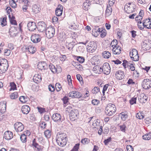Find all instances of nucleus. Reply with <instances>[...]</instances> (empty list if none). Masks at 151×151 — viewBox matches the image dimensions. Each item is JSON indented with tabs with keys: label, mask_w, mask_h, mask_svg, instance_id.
Wrapping results in <instances>:
<instances>
[{
	"label": "nucleus",
	"mask_w": 151,
	"mask_h": 151,
	"mask_svg": "<svg viewBox=\"0 0 151 151\" xmlns=\"http://www.w3.org/2000/svg\"><path fill=\"white\" fill-rule=\"evenodd\" d=\"M38 68L41 70H45L47 68V65L46 62H41L39 63Z\"/></svg>",
	"instance_id": "obj_25"
},
{
	"label": "nucleus",
	"mask_w": 151,
	"mask_h": 151,
	"mask_svg": "<svg viewBox=\"0 0 151 151\" xmlns=\"http://www.w3.org/2000/svg\"><path fill=\"white\" fill-rule=\"evenodd\" d=\"M119 127L121 131L124 132H125L127 126L124 124H123L122 125H120Z\"/></svg>",
	"instance_id": "obj_49"
},
{
	"label": "nucleus",
	"mask_w": 151,
	"mask_h": 151,
	"mask_svg": "<svg viewBox=\"0 0 151 151\" xmlns=\"http://www.w3.org/2000/svg\"><path fill=\"white\" fill-rule=\"evenodd\" d=\"M100 68L98 66H95L93 68V71L95 73H99Z\"/></svg>",
	"instance_id": "obj_48"
},
{
	"label": "nucleus",
	"mask_w": 151,
	"mask_h": 151,
	"mask_svg": "<svg viewBox=\"0 0 151 151\" xmlns=\"http://www.w3.org/2000/svg\"><path fill=\"white\" fill-rule=\"evenodd\" d=\"M10 86H11L10 91L11 90H14L16 89V85L14 82L11 83H10Z\"/></svg>",
	"instance_id": "obj_53"
},
{
	"label": "nucleus",
	"mask_w": 151,
	"mask_h": 151,
	"mask_svg": "<svg viewBox=\"0 0 151 151\" xmlns=\"http://www.w3.org/2000/svg\"><path fill=\"white\" fill-rule=\"evenodd\" d=\"M32 12L35 14H37L39 12L40 10V6L39 4H34L33 5L32 8Z\"/></svg>",
	"instance_id": "obj_26"
},
{
	"label": "nucleus",
	"mask_w": 151,
	"mask_h": 151,
	"mask_svg": "<svg viewBox=\"0 0 151 151\" xmlns=\"http://www.w3.org/2000/svg\"><path fill=\"white\" fill-rule=\"evenodd\" d=\"M129 67H130V69L132 71H134V73H137V71L136 70H135V67L133 65V64H130Z\"/></svg>",
	"instance_id": "obj_58"
},
{
	"label": "nucleus",
	"mask_w": 151,
	"mask_h": 151,
	"mask_svg": "<svg viewBox=\"0 0 151 151\" xmlns=\"http://www.w3.org/2000/svg\"><path fill=\"white\" fill-rule=\"evenodd\" d=\"M41 38V36L40 35L34 34L32 35L31 39L33 42L36 43L40 41Z\"/></svg>",
	"instance_id": "obj_14"
},
{
	"label": "nucleus",
	"mask_w": 151,
	"mask_h": 151,
	"mask_svg": "<svg viewBox=\"0 0 151 151\" xmlns=\"http://www.w3.org/2000/svg\"><path fill=\"white\" fill-rule=\"evenodd\" d=\"M101 36V37L103 38L104 37L106 33L105 32V30H102L101 31V33H100Z\"/></svg>",
	"instance_id": "obj_61"
},
{
	"label": "nucleus",
	"mask_w": 151,
	"mask_h": 151,
	"mask_svg": "<svg viewBox=\"0 0 151 151\" xmlns=\"http://www.w3.org/2000/svg\"><path fill=\"white\" fill-rule=\"evenodd\" d=\"M17 1H14L13 0H10L9 1V4H10V6H12V7L13 8H14L16 7H17V4L16 3V2Z\"/></svg>",
	"instance_id": "obj_44"
},
{
	"label": "nucleus",
	"mask_w": 151,
	"mask_h": 151,
	"mask_svg": "<svg viewBox=\"0 0 151 151\" xmlns=\"http://www.w3.org/2000/svg\"><path fill=\"white\" fill-rule=\"evenodd\" d=\"M62 100L63 101V104H67L68 102V98L67 96L64 97Z\"/></svg>",
	"instance_id": "obj_63"
},
{
	"label": "nucleus",
	"mask_w": 151,
	"mask_h": 151,
	"mask_svg": "<svg viewBox=\"0 0 151 151\" xmlns=\"http://www.w3.org/2000/svg\"><path fill=\"white\" fill-rule=\"evenodd\" d=\"M142 138L145 140H149L151 138V133L149 132L142 136Z\"/></svg>",
	"instance_id": "obj_36"
},
{
	"label": "nucleus",
	"mask_w": 151,
	"mask_h": 151,
	"mask_svg": "<svg viewBox=\"0 0 151 151\" xmlns=\"http://www.w3.org/2000/svg\"><path fill=\"white\" fill-rule=\"evenodd\" d=\"M14 129L17 132H20L22 131L24 129V125L21 122H17L14 124Z\"/></svg>",
	"instance_id": "obj_10"
},
{
	"label": "nucleus",
	"mask_w": 151,
	"mask_h": 151,
	"mask_svg": "<svg viewBox=\"0 0 151 151\" xmlns=\"http://www.w3.org/2000/svg\"><path fill=\"white\" fill-rule=\"evenodd\" d=\"M37 26V30L40 32H43L46 30L47 28V25L46 24L43 22H38Z\"/></svg>",
	"instance_id": "obj_9"
},
{
	"label": "nucleus",
	"mask_w": 151,
	"mask_h": 151,
	"mask_svg": "<svg viewBox=\"0 0 151 151\" xmlns=\"http://www.w3.org/2000/svg\"><path fill=\"white\" fill-rule=\"evenodd\" d=\"M99 73L103 72L106 75L109 74L110 72L111 68L109 64L107 63H104L103 65L100 68Z\"/></svg>",
	"instance_id": "obj_4"
},
{
	"label": "nucleus",
	"mask_w": 151,
	"mask_h": 151,
	"mask_svg": "<svg viewBox=\"0 0 151 151\" xmlns=\"http://www.w3.org/2000/svg\"><path fill=\"white\" fill-rule=\"evenodd\" d=\"M92 104L94 105H97L100 103L99 101L96 99H94L91 101Z\"/></svg>",
	"instance_id": "obj_56"
},
{
	"label": "nucleus",
	"mask_w": 151,
	"mask_h": 151,
	"mask_svg": "<svg viewBox=\"0 0 151 151\" xmlns=\"http://www.w3.org/2000/svg\"><path fill=\"white\" fill-rule=\"evenodd\" d=\"M144 115L142 112H139L136 115V117L137 118L139 119H141L144 118Z\"/></svg>",
	"instance_id": "obj_43"
},
{
	"label": "nucleus",
	"mask_w": 151,
	"mask_h": 151,
	"mask_svg": "<svg viewBox=\"0 0 151 151\" xmlns=\"http://www.w3.org/2000/svg\"><path fill=\"white\" fill-rule=\"evenodd\" d=\"M76 60L81 63H83L85 61V59L83 57L77 56Z\"/></svg>",
	"instance_id": "obj_47"
},
{
	"label": "nucleus",
	"mask_w": 151,
	"mask_h": 151,
	"mask_svg": "<svg viewBox=\"0 0 151 151\" xmlns=\"http://www.w3.org/2000/svg\"><path fill=\"white\" fill-rule=\"evenodd\" d=\"M90 140L87 138H85L83 139L81 141V143L84 145L88 144Z\"/></svg>",
	"instance_id": "obj_51"
},
{
	"label": "nucleus",
	"mask_w": 151,
	"mask_h": 151,
	"mask_svg": "<svg viewBox=\"0 0 151 151\" xmlns=\"http://www.w3.org/2000/svg\"><path fill=\"white\" fill-rule=\"evenodd\" d=\"M56 89L57 91H59L62 88V86L59 83H57L55 85Z\"/></svg>",
	"instance_id": "obj_50"
},
{
	"label": "nucleus",
	"mask_w": 151,
	"mask_h": 151,
	"mask_svg": "<svg viewBox=\"0 0 151 151\" xmlns=\"http://www.w3.org/2000/svg\"><path fill=\"white\" fill-rule=\"evenodd\" d=\"M99 91V88L98 87H94L91 90L92 93L96 94Z\"/></svg>",
	"instance_id": "obj_45"
},
{
	"label": "nucleus",
	"mask_w": 151,
	"mask_h": 151,
	"mask_svg": "<svg viewBox=\"0 0 151 151\" xmlns=\"http://www.w3.org/2000/svg\"><path fill=\"white\" fill-rule=\"evenodd\" d=\"M142 48L146 50H149L151 47V43L148 40H145L142 43Z\"/></svg>",
	"instance_id": "obj_15"
},
{
	"label": "nucleus",
	"mask_w": 151,
	"mask_h": 151,
	"mask_svg": "<svg viewBox=\"0 0 151 151\" xmlns=\"http://www.w3.org/2000/svg\"><path fill=\"white\" fill-rule=\"evenodd\" d=\"M55 33V29L52 27H47L45 31V34L47 37L50 39L53 37Z\"/></svg>",
	"instance_id": "obj_7"
},
{
	"label": "nucleus",
	"mask_w": 151,
	"mask_h": 151,
	"mask_svg": "<svg viewBox=\"0 0 151 151\" xmlns=\"http://www.w3.org/2000/svg\"><path fill=\"white\" fill-rule=\"evenodd\" d=\"M121 116V118L123 121H125L127 119L128 115L127 112H123L120 114Z\"/></svg>",
	"instance_id": "obj_33"
},
{
	"label": "nucleus",
	"mask_w": 151,
	"mask_h": 151,
	"mask_svg": "<svg viewBox=\"0 0 151 151\" xmlns=\"http://www.w3.org/2000/svg\"><path fill=\"white\" fill-rule=\"evenodd\" d=\"M116 78L119 80L122 79L124 76V73L122 70H118L115 74Z\"/></svg>",
	"instance_id": "obj_21"
},
{
	"label": "nucleus",
	"mask_w": 151,
	"mask_h": 151,
	"mask_svg": "<svg viewBox=\"0 0 151 151\" xmlns=\"http://www.w3.org/2000/svg\"><path fill=\"white\" fill-rule=\"evenodd\" d=\"M6 17L5 15L4 17L0 18V20L1 21V24L2 27L5 26L6 24Z\"/></svg>",
	"instance_id": "obj_37"
},
{
	"label": "nucleus",
	"mask_w": 151,
	"mask_h": 151,
	"mask_svg": "<svg viewBox=\"0 0 151 151\" xmlns=\"http://www.w3.org/2000/svg\"><path fill=\"white\" fill-rule=\"evenodd\" d=\"M142 24L144 25V26L148 29L151 28V19L149 18L143 20Z\"/></svg>",
	"instance_id": "obj_17"
},
{
	"label": "nucleus",
	"mask_w": 151,
	"mask_h": 151,
	"mask_svg": "<svg viewBox=\"0 0 151 151\" xmlns=\"http://www.w3.org/2000/svg\"><path fill=\"white\" fill-rule=\"evenodd\" d=\"M135 8L131 5V4L129 3L128 5L125 6L124 10L127 13L130 14L134 11Z\"/></svg>",
	"instance_id": "obj_18"
},
{
	"label": "nucleus",
	"mask_w": 151,
	"mask_h": 151,
	"mask_svg": "<svg viewBox=\"0 0 151 151\" xmlns=\"http://www.w3.org/2000/svg\"><path fill=\"white\" fill-rule=\"evenodd\" d=\"M147 97L145 94H144L142 97L141 96H140V98L139 97L138 98V100L140 103L143 104L145 103L147 101Z\"/></svg>",
	"instance_id": "obj_31"
},
{
	"label": "nucleus",
	"mask_w": 151,
	"mask_h": 151,
	"mask_svg": "<svg viewBox=\"0 0 151 151\" xmlns=\"http://www.w3.org/2000/svg\"><path fill=\"white\" fill-rule=\"evenodd\" d=\"M99 121V120H98L97 121H94L92 124V126L93 128L97 129L99 128V127L100 125V122Z\"/></svg>",
	"instance_id": "obj_38"
},
{
	"label": "nucleus",
	"mask_w": 151,
	"mask_h": 151,
	"mask_svg": "<svg viewBox=\"0 0 151 151\" xmlns=\"http://www.w3.org/2000/svg\"><path fill=\"white\" fill-rule=\"evenodd\" d=\"M28 29L31 31H33L37 28L35 23L34 22H30L28 23L27 25Z\"/></svg>",
	"instance_id": "obj_16"
},
{
	"label": "nucleus",
	"mask_w": 151,
	"mask_h": 151,
	"mask_svg": "<svg viewBox=\"0 0 151 151\" xmlns=\"http://www.w3.org/2000/svg\"><path fill=\"white\" fill-rule=\"evenodd\" d=\"M13 137L12 132L10 131H7L5 132L4 135V138L6 140L11 139Z\"/></svg>",
	"instance_id": "obj_20"
},
{
	"label": "nucleus",
	"mask_w": 151,
	"mask_h": 151,
	"mask_svg": "<svg viewBox=\"0 0 151 151\" xmlns=\"http://www.w3.org/2000/svg\"><path fill=\"white\" fill-rule=\"evenodd\" d=\"M143 88L145 89H148L151 87V81L148 79L144 80L142 84Z\"/></svg>",
	"instance_id": "obj_11"
},
{
	"label": "nucleus",
	"mask_w": 151,
	"mask_h": 151,
	"mask_svg": "<svg viewBox=\"0 0 151 151\" xmlns=\"http://www.w3.org/2000/svg\"><path fill=\"white\" fill-rule=\"evenodd\" d=\"M57 67L56 68L52 64L50 63L49 66V68L50 70L52 72L54 73H55L56 72H60V70H58V69L60 68V66L57 65Z\"/></svg>",
	"instance_id": "obj_19"
},
{
	"label": "nucleus",
	"mask_w": 151,
	"mask_h": 151,
	"mask_svg": "<svg viewBox=\"0 0 151 151\" xmlns=\"http://www.w3.org/2000/svg\"><path fill=\"white\" fill-rule=\"evenodd\" d=\"M44 134L45 136L47 138H49L51 137V133L50 130L47 129L45 131Z\"/></svg>",
	"instance_id": "obj_40"
},
{
	"label": "nucleus",
	"mask_w": 151,
	"mask_h": 151,
	"mask_svg": "<svg viewBox=\"0 0 151 151\" xmlns=\"http://www.w3.org/2000/svg\"><path fill=\"white\" fill-rule=\"evenodd\" d=\"M76 44V40L73 39V37H70L68 38L66 40V47L69 50H73L74 46Z\"/></svg>",
	"instance_id": "obj_3"
},
{
	"label": "nucleus",
	"mask_w": 151,
	"mask_h": 151,
	"mask_svg": "<svg viewBox=\"0 0 151 151\" xmlns=\"http://www.w3.org/2000/svg\"><path fill=\"white\" fill-rule=\"evenodd\" d=\"M137 100V97H134L132 98L129 101V103L131 105H133L134 104H136Z\"/></svg>",
	"instance_id": "obj_52"
},
{
	"label": "nucleus",
	"mask_w": 151,
	"mask_h": 151,
	"mask_svg": "<svg viewBox=\"0 0 151 151\" xmlns=\"http://www.w3.org/2000/svg\"><path fill=\"white\" fill-rule=\"evenodd\" d=\"M52 118L54 122H58L61 120V116L60 114L56 113L52 115Z\"/></svg>",
	"instance_id": "obj_23"
},
{
	"label": "nucleus",
	"mask_w": 151,
	"mask_h": 151,
	"mask_svg": "<svg viewBox=\"0 0 151 151\" xmlns=\"http://www.w3.org/2000/svg\"><path fill=\"white\" fill-rule=\"evenodd\" d=\"M142 22H140V23H137L138 28L140 30H143L145 27L144 26V25L142 24Z\"/></svg>",
	"instance_id": "obj_57"
},
{
	"label": "nucleus",
	"mask_w": 151,
	"mask_h": 151,
	"mask_svg": "<svg viewBox=\"0 0 151 151\" xmlns=\"http://www.w3.org/2000/svg\"><path fill=\"white\" fill-rule=\"evenodd\" d=\"M21 110L23 114H27L29 113L30 109L28 106L25 105L22 107Z\"/></svg>",
	"instance_id": "obj_27"
},
{
	"label": "nucleus",
	"mask_w": 151,
	"mask_h": 151,
	"mask_svg": "<svg viewBox=\"0 0 151 151\" xmlns=\"http://www.w3.org/2000/svg\"><path fill=\"white\" fill-rule=\"evenodd\" d=\"M27 136L24 134H22L20 137L21 141L23 143H25L27 142Z\"/></svg>",
	"instance_id": "obj_46"
},
{
	"label": "nucleus",
	"mask_w": 151,
	"mask_h": 151,
	"mask_svg": "<svg viewBox=\"0 0 151 151\" xmlns=\"http://www.w3.org/2000/svg\"><path fill=\"white\" fill-rule=\"evenodd\" d=\"M102 56L105 58H109L111 56V53L108 51H104L102 53Z\"/></svg>",
	"instance_id": "obj_39"
},
{
	"label": "nucleus",
	"mask_w": 151,
	"mask_h": 151,
	"mask_svg": "<svg viewBox=\"0 0 151 151\" xmlns=\"http://www.w3.org/2000/svg\"><path fill=\"white\" fill-rule=\"evenodd\" d=\"M145 121L147 124H148L151 123V118L148 117L145 119Z\"/></svg>",
	"instance_id": "obj_64"
},
{
	"label": "nucleus",
	"mask_w": 151,
	"mask_h": 151,
	"mask_svg": "<svg viewBox=\"0 0 151 151\" xmlns=\"http://www.w3.org/2000/svg\"><path fill=\"white\" fill-rule=\"evenodd\" d=\"M29 99L28 97H25L24 96H22L19 97V101L22 103H25L27 102L28 99Z\"/></svg>",
	"instance_id": "obj_35"
},
{
	"label": "nucleus",
	"mask_w": 151,
	"mask_h": 151,
	"mask_svg": "<svg viewBox=\"0 0 151 151\" xmlns=\"http://www.w3.org/2000/svg\"><path fill=\"white\" fill-rule=\"evenodd\" d=\"M27 50L30 53L34 54L36 51V48L34 46L29 45L26 48Z\"/></svg>",
	"instance_id": "obj_29"
},
{
	"label": "nucleus",
	"mask_w": 151,
	"mask_h": 151,
	"mask_svg": "<svg viewBox=\"0 0 151 151\" xmlns=\"http://www.w3.org/2000/svg\"><path fill=\"white\" fill-rule=\"evenodd\" d=\"M112 11V9L110 6H107L106 11V14L107 16L110 15Z\"/></svg>",
	"instance_id": "obj_34"
},
{
	"label": "nucleus",
	"mask_w": 151,
	"mask_h": 151,
	"mask_svg": "<svg viewBox=\"0 0 151 151\" xmlns=\"http://www.w3.org/2000/svg\"><path fill=\"white\" fill-rule=\"evenodd\" d=\"M121 47L118 45L117 46L113 48L112 51L113 53L114 54H119L121 52Z\"/></svg>",
	"instance_id": "obj_30"
},
{
	"label": "nucleus",
	"mask_w": 151,
	"mask_h": 151,
	"mask_svg": "<svg viewBox=\"0 0 151 151\" xmlns=\"http://www.w3.org/2000/svg\"><path fill=\"white\" fill-rule=\"evenodd\" d=\"M127 151H133L134 149L132 146L130 145H128L126 147Z\"/></svg>",
	"instance_id": "obj_62"
},
{
	"label": "nucleus",
	"mask_w": 151,
	"mask_h": 151,
	"mask_svg": "<svg viewBox=\"0 0 151 151\" xmlns=\"http://www.w3.org/2000/svg\"><path fill=\"white\" fill-rule=\"evenodd\" d=\"M35 148H37L38 151H42L44 147L43 146L40 145L38 144L37 146L35 147Z\"/></svg>",
	"instance_id": "obj_59"
},
{
	"label": "nucleus",
	"mask_w": 151,
	"mask_h": 151,
	"mask_svg": "<svg viewBox=\"0 0 151 151\" xmlns=\"http://www.w3.org/2000/svg\"><path fill=\"white\" fill-rule=\"evenodd\" d=\"M112 139L110 137L107 139H105L104 140V142L105 145H107L111 141Z\"/></svg>",
	"instance_id": "obj_55"
},
{
	"label": "nucleus",
	"mask_w": 151,
	"mask_h": 151,
	"mask_svg": "<svg viewBox=\"0 0 151 151\" xmlns=\"http://www.w3.org/2000/svg\"><path fill=\"white\" fill-rule=\"evenodd\" d=\"M78 111L77 109L71 110L69 114V116L70 120L73 121L77 117L78 115Z\"/></svg>",
	"instance_id": "obj_12"
},
{
	"label": "nucleus",
	"mask_w": 151,
	"mask_h": 151,
	"mask_svg": "<svg viewBox=\"0 0 151 151\" xmlns=\"http://www.w3.org/2000/svg\"><path fill=\"white\" fill-rule=\"evenodd\" d=\"M6 103L5 101L0 102V112L4 113L6 111Z\"/></svg>",
	"instance_id": "obj_24"
},
{
	"label": "nucleus",
	"mask_w": 151,
	"mask_h": 151,
	"mask_svg": "<svg viewBox=\"0 0 151 151\" xmlns=\"http://www.w3.org/2000/svg\"><path fill=\"white\" fill-rule=\"evenodd\" d=\"M33 79L34 81L36 83L40 82L42 80L41 75L38 74H35L34 76Z\"/></svg>",
	"instance_id": "obj_28"
},
{
	"label": "nucleus",
	"mask_w": 151,
	"mask_h": 151,
	"mask_svg": "<svg viewBox=\"0 0 151 151\" xmlns=\"http://www.w3.org/2000/svg\"><path fill=\"white\" fill-rule=\"evenodd\" d=\"M68 96L72 98H80L83 97L81 93L78 91H70L68 94Z\"/></svg>",
	"instance_id": "obj_13"
},
{
	"label": "nucleus",
	"mask_w": 151,
	"mask_h": 151,
	"mask_svg": "<svg viewBox=\"0 0 151 151\" xmlns=\"http://www.w3.org/2000/svg\"><path fill=\"white\" fill-rule=\"evenodd\" d=\"M63 9V6L61 5H59L55 10V14L57 16H60L62 14Z\"/></svg>",
	"instance_id": "obj_22"
},
{
	"label": "nucleus",
	"mask_w": 151,
	"mask_h": 151,
	"mask_svg": "<svg viewBox=\"0 0 151 151\" xmlns=\"http://www.w3.org/2000/svg\"><path fill=\"white\" fill-rule=\"evenodd\" d=\"M118 43V41L116 40H113L111 43L110 45L113 48L117 46V44Z\"/></svg>",
	"instance_id": "obj_41"
},
{
	"label": "nucleus",
	"mask_w": 151,
	"mask_h": 151,
	"mask_svg": "<svg viewBox=\"0 0 151 151\" xmlns=\"http://www.w3.org/2000/svg\"><path fill=\"white\" fill-rule=\"evenodd\" d=\"M116 111V107L114 104L111 103L108 104L105 109V114L109 116H110L115 114Z\"/></svg>",
	"instance_id": "obj_2"
},
{
	"label": "nucleus",
	"mask_w": 151,
	"mask_h": 151,
	"mask_svg": "<svg viewBox=\"0 0 151 151\" xmlns=\"http://www.w3.org/2000/svg\"><path fill=\"white\" fill-rule=\"evenodd\" d=\"M87 48L88 52L93 53L96 50L97 47V45L96 42L94 41H91L88 44Z\"/></svg>",
	"instance_id": "obj_6"
},
{
	"label": "nucleus",
	"mask_w": 151,
	"mask_h": 151,
	"mask_svg": "<svg viewBox=\"0 0 151 151\" xmlns=\"http://www.w3.org/2000/svg\"><path fill=\"white\" fill-rule=\"evenodd\" d=\"M38 144L36 142V139H34L32 141V146L34 147H35L36 146H37Z\"/></svg>",
	"instance_id": "obj_60"
},
{
	"label": "nucleus",
	"mask_w": 151,
	"mask_h": 151,
	"mask_svg": "<svg viewBox=\"0 0 151 151\" xmlns=\"http://www.w3.org/2000/svg\"><path fill=\"white\" fill-rule=\"evenodd\" d=\"M10 96L11 99H15L18 97V93L17 92H14L11 93Z\"/></svg>",
	"instance_id": "obj_42"
},
{
	"label": "nucleus",
	"mask_w": 151,
	"mask_h": 151,
	"mask_svg": "<svg viewBox=\"0 0 151 151\" xmlns=\"http://www.w3.org/2000/svg\"><path fill=\"white\" fill-rule=\"evenodd\" d=\"M11 53V50L7 49H6L4 50V55L8 56Z\"/></svg>",
	"instance_id": "obj_54"
},
{
	"label": "nucleus",
	"mask_w": 151,
	"mask_h": 151,
	"mask_svg": "<svg viewBox=\"0 0 151 151\" xmlns=\"http://www.w3.org/2000/svg\"><path fill=\"white\" fill-rule=\"evenodd\" d=\"M129 55L132 60L134 61H137L139 59L138 51L135 49H133L130 51Z\"/></svg>",
	"instance_id": "obj_5"
},
{
	"label": "nucleus",
	"mask_w": 151,
	"mask_h": 151,
	"mask_svg": "<svg viewBox=\"0 0 151 151\" xmlns=\"http://www.w3.org/2000/svg\"><path fill=\"white\" fill-rule=\"evenodd\" d=\"M67 142V136L65 133H63L57 135L56 142L58 145L63 147L66 145Z\"/></svg>",
	"instance_id": "obj_1"
},
{
	"label": "nucleus",
	"mask_w": 151,
	"mask_h": 151,
	"mask_svg": "<svg viewBox=\"0 0 151 151\" xmlns=\"http://www.w3.org/2000/svg\"><path fill=\"white\" fill-rule=\"evenodd\" d=\"M4 63H0V73H4L8 69L9 67L8 63L7 60L4 59L3 60Z\"/></svg>",
	"instance_id": "obj_8"
},
{
	"label": "nucleus",
	"mask_w": 151,
	"mask_h": 151,
	"mask_svg": "<svg viewBox=\"0 0 151 151\" xmlns=\"http://www.w3.org/2000/svg\"><path fill=\"white\" fill-rule=\"evenodd\" d=\"M91 5L89 0H86V2L83 3V7L85 10H88L90 6Z\"/></svg>",
	"instance_id": "obj_32"
}]
</instances>
